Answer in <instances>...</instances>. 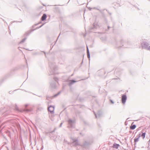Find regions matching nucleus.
<instances>
[{
  "label": "nucleus",
  "instance_id": "obj_7",
  "mask_svg": "<svg viewBox=\"0 0 150 150\" xmlns=\"http://www.w3.org/2000/svg\"><path fill=\"white\" fill-rule=\"evenodd\" d=\"M15 108L16 110L20 112H22L23 111L28 112L30 111V109L26 108L25 109L20 110L17 105L15 107Z\"/></svg>",
  "mask_w": 150,
  "mask_h": 150
},
{
  "label": "nucleus",
  "instance_id": "obj_6",
  "mask_svg": "<svg viewBox=\"0 0 150 150\" xmlns=\"http://www.w3.org/2000/svg\"><path fill=\"white\" fill-rule=\"evenodd\" d=\"M127 96L126 94H122V96L121 102L123 104H125L127 99Z\"/></svg>",
  "mask_w": 150,
  "mask_h": 150
},
{
  "label": "nucleus",
  "instance_id": "obj_29",
  "mask_svg": "<svg viewBox=\"0 0 150 150\" xmlns=\"http://www.w3.org/2000/svg\"><path fill=\"white\" fill-rule=\"evenodd\" d=\"M40 53L38 52H35L33 53L34 55H38L40 54Z\"/></svg>",
  "mask_w": 150,
  "mask_h": 150
},
{
  "label": "nucleus",
  "instance_id": "obj_3",
  "mask_svg": "<svg viewBox=\"0 0 150 150\" xmlns=\"http://www.w3.org/2000/svg\"><path fill=\"white\" fill-rule=\"evenodd\" d=\"M141 45L142 49H144L150 51V46L148 42L143 41L141 43Z\"/></svg>",
  "mask_w": 150,
  "mask_h": 150
},
{
  "label": "nucleus",
  "instance_id": "obj_39",
  "mask_svg": "<svg viewBox=\"0 0 150 150\" xmlns=\"http://www.w3.org/2000/svg\"><path fill=\"white\" fill-rule=\"evenodd\" d=\"M28 106V104H25V108L24 109H25V108H27L26 107H27Z\"/></svg>",
  "mask_w": 150,
  "mask_h": 150
},
{
  "label": "nucleus",
  "instance_id": "obj_44",
  "mask_svg": "<svg viewBox=\"0 0 150 150\" xmlns=\"http://www.w3.org/2000/svg\"><path fill=\"white\" fill-rule=\"evenodd\" d=\"M98 125L99 127H100V124H99L98 123Z\"/></svg>",
  "mask_w": 150,
  "mask_h": 150
},
{
  "label": "nucleus",
  "instance_id": "obj_11",
  "mask_svg": "<svg viewBox=\"0 0 150 150\" xmlns=\"http://www.w3.org/2000/svg\"><path fill=\"white\" fill-rule=\"evenodd\" d=\"M50 86L52 89H55L56 87L55 82L54 81H52L50 83Z\"/></svg>",
  "mask_w": 150,
  "mask_h": 150
},
{
  "label": "nucleus",
  "instance_id": "obj_36",
  "mask_svg": "<svg viewBox=\"0 0 150 150\" xmlns=\"http://www.w3.org/2000/svg\"><path fill=\"white\" fill-rule=\"evenodd\" d=\"M17 68H15L13 69L12 70L13 71H16V70H17Z\"/></svg>",
  "mask_w": 150,
  "mask_h": 150
},
{
  "label": "nucleus",
  "instance_id": "obj_23",
  "mask_svg": "<svg viewBox=\"0 0 150 150\" xmlns=\"http://www.w3.org/2000/svg\"><path fill=\"white\" fill-rule=\"evenodd\" d=\"M7 134L8 135V137H11V134L10 132L9 131H7Z\"/></svg>",
  "mask_w": 150,
  "mask_h": 150
},
{
  "label": "nucleus",
  "instance_id": "obj_43",
  "mask_svg": "<svg viewBox=\"0 0 150 150\" xmlns=\"http://www.w3.org/2000/svg\"><path fill=\"white\" fill-rule=\"evenodd\" d=\"M1 18L2 19V20L4 22V23H6V21H4V19L2 18Z\"/></svg>",
  "mask_w": 150,
  "mask_h": 150
},
{
  "label": "nucleus",
  "instance_id": "obj_4",
  "mask_svg": "<svg viewBox=\"0 0 150 150\" xmlns=\"http://www.w3.org/2000/svg\"><path fill=\"white\" fill-rule=\"evenodd\" d=\"M67 81L68 82V85L70 87V89H71V86L74 83L77 81H76L74 79H73L69 80V79H67Z\"/></svg>",
  "mask_w": 150,
  "mask_h": 150
},
{
  "label": "nucleus",
  "instance_id": "obj_58",
  "mask_svg": "<svg viewBox=\"0 0 150 150\" xmlns=\"http://www.w3.org/2000/svg\"><path fill=\"white\" fill-rule=\"evenodd\" d=\"M59 35H60V34L59 35V36H58V38L59 37Z\"/></svg>",
  "mask_w": 150,
  "mask_h": 150
},
{
  "label": "nucleus",
  "instance_id": "obj_30",
  "mask_svg": "<svg viewBox=\"0 0 150 150\" xmlns=\"http://www.w3.org/2000/svg\"><path fill=\"white\" fill-rule=\"evenodd\" d=\"M110 102L112 104H113L114 103V102L111 99L110 100Z\"/></svg>",
  "mask_w": 150,
  "mask_h": 150
},
{
  "label": "nucleus",
  "instance_id": "obj_52",
  "mask_svg": "<svg viewBox=\"0 0 150 150\" xmlns=\"http://www.w3.org/2000/svg\"><path fill=\"white\" fill-rule=\"evenodd\" d=\"M26 64H27V65L28 66V64H27V60H26Z\"/></svg>",
  "mask_w": 150,
  "mask_h": 150
},
{
  "label": "nucleus",
  "instance_id": "obj_46",
  "mask_svg": "<svg viewBox=\"0 0 150 150\" xmlns=\"http://www.w3.org/2000/svg\"><path fill=\"white\" fill-rule=\"evenodd\" d=\"M38 96L40 98H42V96Z\"/></svg>",
  "mask_w": 150,
  "mask_h": 150
},
{
  "label": "nucleus",
  "instance_id": "obj_14",
  "mask_svg": "<svg viewBox=\"0 0 150 150\" xmlns=\"http://www.w3.org/2000/svg\"><path fill=\"white\" fill-rule=\"evenodd\" d=\"M96 24H95V23H93V27H90L89 28V31L90 32H92L93 29V28H96Z\"/></svg>",
  "mask_w": 150,
  "mask_h": 150
},
{
  "label": "nucleus",
  "instance_id": "obj_55",
  "mask_svg": "<svg viewBox=\"0 0 150 150\" xmlns=\"http://www.w3.org/2000/svg\"><path fill=\"white\" fill-rule=\"evenodd\" d=\"M73 74H72L71 75V76H73Z\"/></svg>",
  "mask_w": 150,
  "mask_h": 150
},
{
  "label": "nucleus",
  "instance_id": "obj_49",
  "mask_svg": "<svg viewBox=\"0 0 150 150\" xmlns=\"http://www.w3.org/2000/svg\"><path fill=\"white\" fill-rule=\"evenodd\" d=\"M149 146L148 145V146L147 147V148L148 149H149Z\"/></svg>",
  "mask_w": 150,
  "mask_h": 150
},
{
  "label": "nucleus",
  "instance_id": "obj_1",
  "mask_svg": "<svg viewBox=\"0 0 150 150\" xmlns=\"http://www.w3.org/2000/svg\"><path fill=\"white\" fill-rule=\"evenodd\" d=\"M116 47L118 48H120L122 47L124 48L128 47V43L127 41H125L123 39H121L120 41L117 42L115 40Z\"/></svg>",
  "mask_w": 150,
  "mask_h": 150
},
{
  "label": "nucleus",
  "instance_id": "obj_18",
  "mask_svg": "<svg viewBox=\"0 0 150 150\" xmlns=\"http://www.w3.org/2000/svg\"><path fill=\"white\" fill-rule=\"evenodd\" d=\"M119 146L120 145L119 144L115 143L113 144V147L117 149Z\"/></svg>",
  "mask_w": 150,
  "mask_h": 150
},
{
  "label": "nucleus",
  "instance_id": "obj_8",
  "mask_svg": "<svg viewBox=\"0 0 150 150\" xmlns=\"http://www.w3.org/2000/svg\"><path fill=\"white\" fill-rule=\"evenodd\" d=\"M54 106L50 105L48 107V112H50L51 114H52L54 113Z\"/></svg>",
  "mask_w": 150,
  "mask_h": 150
},
{
  "label": "nucleus",
  "instance_id": "obj_32",
  "mask_svg": "<svg viewBox=\"0 0 150 150\" xmlns=\"http://www.w3.org/2000/svg\"><path fill=\"white\" fill-rule=\"evenodd\" d=\"M104 19L105 23H107L108 22V21L107 19L105 17H104Z\"/></svg>",
  "mask_w": 150,
  "mask_h": 150
},
{
  "label": "nucleus",
  "instance_id": "obj_20",
  "mask_svg": "<svg viewBox=\"0 0 150 150\" xmlns=\"http://www.w3.org/2000/svg\"><path fill=\"white\" fill-rule=\"evenodd\" d=\"M139 139L138 138H135L134 139V146L135 147V146L136 145V142H138L139 141Z\"/></svg>",
  "mask_w": 150,
  "mask_h": 150
},
{
  "label": "nucleus",
  "instance_id": "obj_37",
  "mask_svg": "<svg viewBox=\"0 0 150 150\" xmlns=\"http://www.w3.org/2000/svg\"><path fill=\"white\" fill-rule=\"evenodd\" d=\"M118 69H116L115 71V72L116 73L118 71Z\"/></svg>",
  "mask_w": 150,
  "mask_h": 150
},
{
  "label": "nucleus",
  "instance_id": "obj_21",
  "mask_svg": "<svg viewBox=\"0 0 150 150\" xmlns=\"http://www.w3.org/2000/svg\"><path fill=\"white\" fill-rule=\"evenodd\" d=\"M44 24H45V23H43L42 25H41L39 27H37L35 29H32V31H33L35 30H36V29H38L41 28L44 25Z\"/></svg>",
  "mask_w": 150,
  "mask_h": 150
},
{
  "label": "nucleus",
  "instance_id": "obj_51",
  "mask_svg": "<svg viewBox=\"0 0 150 150\" xmlns=\"http://www.w3.org/2000/svg\"><path fill=\"white\" fill-rule=\"evenodd\" d=\"M83 61L81 62V65L82 64H83Z\"/></svg>",
  "mask_w": 150,
  "mask_h": 150
},
{
  "label": "nucleus",
  "instance_id": "obj_28",
  "mask_svg": "<svg viewBox=\"0 0 150 150\" xmlns=\"http://www.w3.org/2000/svg\"><path fill=\"white\" fill-rule=\"evenodd\" d=\"M53 79L54 81H57V82H58L57 80H58V79L56 77H54Z\"/></svg>",
  "mask_w": 150,
  "mask_h": 150
},
{
  "label": "nucleus",
  "instance_id": "obj_35",
  "mask_svg": "<svg viewBox=\"0 0 150 150\" xmlns=\"http://www.w3.org/2000/svg\"><path fill=\"white\" fill-rule=\"evenodd\" d=\"M106 10L108 13H109L110 15L111 14V13H110L106 9H104V10Z\"/></svg>",
  "mask_w": 150,
  "mask_h": 150
},
{
  "label": "nucleus",
  "instance_id": "obj_60",
  "mask_svg": "<svg viewBox=\"0 0 150 150\" xmlns=\"http://www.w3.org/2000/svg\"><path fill=\"white\" fill-rule=\"evenodd\" d=\"M16 90H17L16 89V90H15L14 91H16Z\"/></svg>",
  "mask_w": 150,
  "mask_h": 150
},
{
  "label": "nucleus",
  "instance_id": "obj_53",
  "mask_svg": "<svg viewBox=\"0 0 150 150\" xmlns=\"http://www.w3.org/2000/svg\"><path fill=\"white\" fill-rule=\"evenodd\" d=\"M129 132L130 133H132V131H129Z\"/></svg>",
  "mask_w": 150,
  "mask_h": 150
},
{
  "label": "nucleus",
  "instance_id": "obj_33",
  "mask_svg": "<svg viewBox=\"0 0 150 150\" xmlns=\"http://www.w3.org/2000/svg\"><path fill=\"white\" fill-rule=\"evenodd\" d=\"M110 28V27L109 26H108V28L106 30V31H108L109 30Z\"/></svg>",
  "mask_w": 150,
  "mask_h": 150
},
{
  "label": "nucleus",
  "instance_id": "obj_31",
  "mask_svg": "<svg viewBox=\"0 0 150 150\" xmlns=\"http://www.w3.org/2000/svg\"><path fill=\"white\" fill-rule=\"evenodd\" d=\"M55 129H54L51 132H50V133H53L54 132H55Z\"/></svg>",
  "mask_w": 150,
  "mask_h": 150
},
{
  "label": "nucleus",
  "instance_id": "obj_2",
  "mask_svg": "<svg viewBox=\"0 0 150 150\" xmlns=\"http://www.w3.org/2000/svg\"><path fill=\"white\" fill-rule=\"evenodd\" d=\"M49 61V66L51 70H50L49 75L53 74H54V71L57 68V66L55 65L54 62H51L50 60Z\"/></svg>",
  "mask_w": 150,
  "mask_h": 150
},
{
  "label": "nucleus",
  "instance_id": "obj_42",
  "mask_svg": "<svg viewBox=\"0 0 150 150\" xmlns=\"http://www.w3.org/2000/svg\"><path fill=\"white\" fill-rule=\"evenodd\" d=\"M22 21V20H21L20 21H16V22H21Z\"/></svg>",
  "mask_w": 150,
  "mask_h": 150
},
{
  "label": "nucleus",
  "instance_id": "obj_48",
  "mask_svg": "<svg viewBox=\"0 0 150 150\" xmlns=\"http://www.w3.org/2000/svg\"><path fill=\"white\" fill-rule=\"evenodd\" d=\"M88 9H89L90 10H91V9H92V8H88Z\"/></svg>",
  "mask_w": 150,
  "mask_h": 150
},
{
  "label": "nucleus",
  "instance_id": "obj_45",
  "mask_svg": "<svg viewBox=\"0 0 150 150\" xmlns=\"http://www.w3.org/2000/svg\"><path fill=\"white\" fill-rule=\"evenodd\" d=\"M26 50H28V51H31V50H28V49H25Z\"/></svg>",
  "mask_w": 150,
  "mask_h": 150
},
{
  "label": "nucleus",
  "instance_id": "obj_25",
  "mask_svg": "<svg viewBox=\"0 0 150 150\" xmlns=\"http://www.w3.org/2000/svg\"><path fill=\"white\" fill-rule=\"evenodd\" d=\"M61 92L60 91L59 92H58L57 93L54 95V97H56L58 96L59 94Z\"/></svg>",
  "mask_w": 150,
  "mask_h": 150
},
{
  "label": "nucleus",
  "instance_id": "obj_50",
  "mask_svg": "<svg viewBox=\"0 0 150 150\" xmlns=\"http://www.w3.org/2000/svg\"><path fill=\"white\" fill-rule=\"evenodd\" d=\"M42 52H44L45 54V55H46V54H45V51H42Z\"/></svg>",
  "mask_w": 150,
  "mask_h": 150
},
{
  "label": "nucleus",
  "instance_id": "obj_12",
  "mask_svg": "<svg viewBox=\"0 0 150 150\" xmlns=\"http://www.w3.org/2000/svg\"><path fill=\"white\" fill-rule=\"evenodd\" d=\"M68 122L69 125H70V127H73L74 121L70 119L68 120Z\"/></svg>",
  "mask_w": 150,
  "mask_h": 150
},
{
  "label": "nucleus",
  "instance_id": "obj_26",
  "mask_svg": "<svg viewBox=\"0 0 150 150\" xmlns=\"http://www.w3.org/2000/svg\"><path fill=\"white\" fill-rule=\"evenodd\" d=\"M141 137V133H139V134L137 135L135 138H138V139H139Z\"/></svg>",
  "mask_w": 150,
  "mask_h": 150
},
{
  "label": "nucleus",
  "instance_id": "obj_59",
  "mask_svg": "<svg viewBox=\"0 0 150 150\" xmlns=\"http://www.w3.org/2000/svg\"><path fill=\"white\" fill-rule=\"evenodd\" d=\"M86 35H84V37H85V36H86Z\"/></svg>",
  "mask_w": 150,
  "mask_h": 150
},
{
  "label": "nucleus",
  "instance_id": "obj_61",
  "mask_svg": "<svg viewBox=\"0 0 150 150\" xmlns=\"http://www.w3.org/2000/svg\"><path fill=\"white\" fill-rule=\"evenodd\" d=\"M15 144H16V143L15 142V143H14V145H15Z\"/></svg>",
  "mask_w": 150,
  "mask_h": 150
},
{
  "label": "nucleus",
  "instance_id": "obj_47",
  "mask_svg": "<svg viewBox=\"0 0 150 150\" xmlns=\"http://www.w3.org/2000/svg\"><path fill=\"white\" fill-rule=\"evenodd\" d=\"M49 98V97H48L46 96V99H48Z\"/></svg>",
  "mask_w": 150,
  "mask_h": 150
},
{
  "label": "nucleus",
  "instance_id": "obj_9",
  "mask_svg": "<svg viewBox=\"0 0 150 150\" xmlns=\"http://www.w3.org/2000/svg\"><path fill=\"white\" fill-rule=\"evenodd\" d=\"M94 114L96 118H99L101 117L103 114L102 112L101 111H99L96 114L94 111H93Z\"/></svg>",
  "mask_w": 150,
  "mask_h": 150
},
{
  "label": "nucleus",
  "instance_id": "obj_17",
  "mask_svg": "<svg viewBox=\"0 0 150 150\" xmlns=\"http://www.w3.org/2000/svg\"><path fill=\"white\" fill-rule=\"evenodd\" d=\"M134 123L133 122L130 127V129L132 130L134 129L136 127V126L135 125H132V124Z\"/></svg>",
  "mask_w": 150,
  "mask_h": 150
},
{
  "label": "nucleus",
  "instance_id": "obj_41",
  "mask_svg": "<svg viewBox=\"0 0 150 150\" xmlns=\"http://www.w3.org/2000/svg\"><path fill=\"white\" fill-rule=\"evenodd\" d=\"M116 4L117 5V6H120V5L119 4H118L117 3H115V6L116 5Z\"/></svg>",
  "mask_w": 150,
  "mask_h": 150
},
{
  "label": "nucleus",
  "instance_id": "obj_13",
  "mask_svg": "<svg viewBox=\"0 0 150 150\" xmlns=\"http://www.w3.org/2000/svg\"><path fill=\"white\" fill-rule=\"evenodd\" d=\"M47 16L45 13H44L41 17V20L42 21L45 20L46 19Z\"/></svg>",
  "mask_w": 150,
  "mask_h": 150
},
{
  "label": "nucleus",
  "instance_id": "obj_38",
  "mask_svg": "<svg viewBox=\"0 0 150 150\" xmlns=\"http://www.w3.org/2000/svg\"><path fill=\"white\" fill-rule=\"evenodd\" d=\"M140 129V127H139L137 129V131H138Z\"/></svg>",
  "mask_w": 150,
  "mask_h": 150
},
{
  "label": "nucleus",
  "instance_id": "obj_5",
  "mask_svg": "<svg viewBox=\"0 0 150 150\" xmlns=\"http://www.w3.org/2000/svg\"><path fill=\"white\" fill-rule=\"evenodd\" d=\"M90 142L89 141H85L81 145L82 147L85 148L88 147L89 145L90 144Z\"/></svg>",
  "mask_w": 150,
  "mask_h": 150
},
{
  "label": "nucleus",
  "instance_id": "obj_54",
  "mask_svg": "<svg viewBox=\"0 0 150 150\" xmlns=\"http://www.w3.org/2000/svg\"><path fill=\"white\" fill-rule=\"evenodd\" d=\"M144 148V146H142V148Z\"/></svg>",
  "mask_w": 150,
  "mask_h": 150
},
{
  "label": "nucleus",
  "instance_id": "obj_56",
  "mask_svg": "<svg viewBox=\"0 0 150 150\" xmlns=\"http://www.w3.org/2000/svg\"><path fill=\"white\" fill-rule=\"evenodd\" d=\"M22 141V139H21V140L20 141Z\"/></svg>",
  "mask_w": 150,
  "mask_h": 150
},
{
  "label": "nucleus",
  "instance_id": "obj_57",
  "mask_svg": "<svg viewBox=\"0 0 150 150\" xmlns=\"http://www.w3.org/2000/svg\"><path fill=\"white\" fill-rule=\"evenodd\" d=\"M94 8V9H96V7H94V8Z\"/></svg>",
  "mask_w": 150,
  "mask_h": 150
},
{
  "label": "nucleus",
  "instance_id": "obj_16",
  "mask_svg": "<svg viewBox=\"0 0 150 150\" xmlns=\"http://www.w3.org/2000/svg\"><path fill=\"white\" fill-rule=\"evenodd\" d=\"M73 143L74 144V145L77 146L79 145L78 139H73Z\"/></svg>",
  "mask_w": 150,
  "mask_h": 150
},
{
  "label": "nucleus",
  "instance_id": "obj_40",
  "mask_svg": "<svg viewBox=\"0 0 150 150\" xmlns=\"http://www.w3.org/2000/svg\"><path fill=\"white\" fill-rule=\"evenodd\" d=\"M62 122H61V123H60V125H59V127H61V126H62Z\"/></svg>",
  "mask_w": 150,
  "mask_h": 150
},
{
  "label": "nucleus",
  "instance_id": "obj_34",
  "mask_svg": "<svg viewBox=\"0 0 150 150\" xmlns=\"http://www.w3.org/2000/svg\"><path fill=\"white\" fill-rule=\"evenodd\" d=\"M9 93L10 94H12L13 93V92H12L11 91H9Z\"/></svg>",
  "mask_w": 150,
  "mask_h": 150
},
{
  "label": "nucleus",
  "instance_id": "obj_27",
  "mask_svg": "<svg viewBox=\"0 0 150 150\" xmlns=\"http://www.w3.org/2000/svg\"><path fill=\"white\" fill-rule=\"evenodd\" d=\"M41 23V22H39L38 23L36 24H35V25H34L33 26H32V28H34L35 26H36V25H38V24Z\"/></svg>",
  "mask_w": 150,
  "mask_h": 150
},
{
  "label": "nucleus",
  "instance_id": "obj_10",
  "mask_svg": "<svg viewBox=\"0 0 150 150\" xmlns=\"http://www.w3.org/2000/svg\"><path fill=\"white\" fill-rule=\"evenodd\" d=\"M146 131L144 129H142V131L141 132V136L142 137L143 139L145 138L146 135Z\"/></svg>",
  "mask_w": 150,
  "mask_h": 150
},
{
  "label": "nucleus",
  "instance_id": "obj_22",
  "mask_svg": "<svg viewBox=\"0 0 150 150\" xmlns=\"http://www.w3.org/2000/svg\"><path fill=\"white\" fill-rule=\"evenodd\" d=\"M27 39V37H25L19 43L21 44L25 40Z\"/></svg>",
  "mask_w": 150,
  "mask_h": 150
},
{
  "label": "nucleus",
  "instance_id": "obj_15",
  "mask_svg": "<svg viewBox=\"0 0 150 150\" xmlns=\"http://www.w3.org/2000/svg\"><path fill=\"white\" fill-rule=\"evenodd\" d=\"M87 54L88 58L89 61H90V54L89 50L88 47L87 46Z\"/></svg>",
  "mask_w": 150,
  "mask_h": 150
},
{
  "label": "nucleus",
  "instance_id": "obj_24",
  "mask_svg": "<svg viewBox=\"0 0 150 150\" xmlns=\"http://www.w3.org/2000/svg\"><path fill=\"white\" fill-rule=\"evenodd\" d=\"M99 71V72H100V71ZM100 71H101L103 73V75L105 74L106 72H105V70H101Z\"/></svg>",
  "mask_w": 150,
  "mask_h": 150
},
{
  "label": "nucleus",
  "instance_id": "obj_19",
  "mask_svg": "<svg viewBox=\"0 0 150 150\" xmlns=\"http://www.w3.org/2000/svg\"><path fill=\"white\" fill-rule=\"evenodd\" d=\"M33 31H32V30L30 31H28L26 32L24 34V35L25 36H28L31 33V32H32Z\"/></svg>",
  "mask_w": 150,
  "mask_h": 150
}]
</instances>
